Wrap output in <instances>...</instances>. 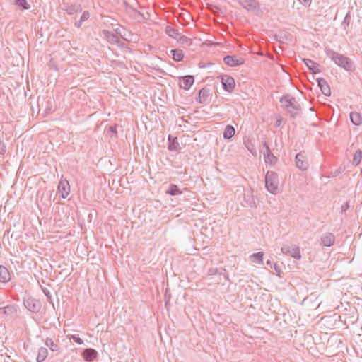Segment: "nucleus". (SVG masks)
Returning a JSON list of instances; mask_svg holds the SVG:
<instances>
[{
	"label": "nucleus",
	"instance_id": "nucleus-1",
	"mask_svg": "<svg viewBox=\"0 0 362 362\" xmlns=\"http://www.w3.org/2000/svg\"><path fill=\"white\" fill-rule=\"evenodd\" d=\"M265 186L272 194H276L279 192V178L275 173L267 172L265 177Z\"/></svg>",
	"mask_w": 362,
	"mask_h": 362
},
{
	"label": "nucleus",
	"instance_id": "nucleus-2",
	"mask_svg": "<svg viewBox=\"0 0 362 362\" xmlns=\"http://www.w3.org/2000/svg\"><path fill=\"white\" fill-rule=\"evenodd\" d=\"M220 79H221V83L223 86V88L226 91H228L229 93H231L233 91V90L235 89V82L233 77L228 76V75H224V76H220Z\"/></svg>",
	"mask_w": 362,
	"mask_h": 362
},
{
	"label": "nucleus",
	"instance_id": "nucleus-3",
	"mask_svg": "<svg viewBox=\"0 0 362 362\" xmlns=\"http://www.w3.org/2000/svg\"><path fill=\"white\" fill-rule=\"evenodd\" d=\"M281 251L285 253L290 255L296 259H300L301 255L298 247L295 245H285L282 247Z\"/></svg>",
	"mask_w": 362,
	"mask_h": 362
},
{
	"label": "nucleus",
	"instance_id": "nucleus-4",
	"mask_svg": "<svg viewBox=\"0 0 362 362\" xmlns=\"http://www.w3.org/2000/svg\"><path fill=\"white\" fill-rule=\"evenodd\" d=\"M194 83V78L192 76L188 75L179 78V86L185 90H189Z\"/></svg>",
	"mask_w": 362,
	"mask_h": 362
},
{
	"label": "nucleus",
	"instance_id": "nucleus-5",
	"mask_svg": "<svg viewBox=\"0 0 362 362\" xmlns=\"http://www.w3.org/2000/svg\"><path fill=\"white\" fill-rule=\"evenodd\" d=\"M59 192L61 197L64 199L66 198L71 192L70 185L67 180L60 181L58 186Z\"/></svg>",
	"mask_w": 362,
	"mask_h": 362
},
{
	"label": "nucleus",
	"instance_id": "nucleus-6",
	"mask_svg": "<svg viewBox=\"0 0 362 362\" xmlns=\"http://www.w3.org/2000/svg\"><path fill=\"white\" fill-rule=\"evenodd\" d=\"M224 62L230 66H235L244 64L245 60L241 57L227 56L224 58Z\"/></svg>",
	"mask_w": 362,
	"mask_h": 362
},
{
	"label": "nucleus",
	"instance_id": "nucleus-7",
	"mask_svg": "<svg viewBox=\"0 0 362 362\" xmlns=\"http://www.w3.org/2000/svg\"><path fill=\"white\" fill-rule=\"evenodd\" d=\"M86 361H91L97 357V351L93 349H86L82 354Z\"/></svg>",
	"mask_w": 362,
	"mask_h": 362
},
{
	"label": "nucleus",
	"instance_id": "nucleus-8",
	"mask_svg": "<svg viewBox=\"0 0 362 362\" xmlns=\"http://www.w3.org/2000/svg\"><path fill=\"white\" fill-rule=\"evenodd\" d=\"M305 64L308 66V68L312 71L313 73L317 74L320 71V68L319 64L313 62L310 59H303Z\"/></svg>",
	"mask_w": 362,
	"mask_h": 362
},
{
	"label": "nucleus",
	"instance_id": "nucleus-9",
	"mask_svg": "<svg viewBox=\"0 0 362 362\" xmlns=\"http://www.w3.org/2000/svg\"><path fill=\"white\" fill-rule=\"evenodd\" d=\"M296 165L301 170H305L308 167V163L305 160L304 156L301 153H298L296 156Z\"/></svg>",
	"mask_w": 362,
	"mask_h": 362
},
{
	"label": "nucleus",
	"instance_id": "nucleus-10",
	"mask_svg": "<svg viewBox=\"0 0 362 362\" xmlns=\"http://www.w3.org/2000/svg\"><path fill=\"white\" fill-rule=\"evenodd\" d=\"M318 85L320 87L321 90L325 95H327V96L330 95V94H331L330 88L325 80H323V79L318 80Z\"/></svg>",
	"mask_w": 362,
	"mask_h": 362
},
{
	"label": "nucleus",
	"instance_id": "nucleus-11",
	"mask_svg": "<svg viewBox=\"0 0 362 362\" xmlns=\"http://www.w3.org/2000/svg\"><path fill=\"white\" fill-rule=\"evenodd\" d=\"M235 128L231 125H227L223 131V137L226 139H229L235 135Z\"/></svg>",
	"mask_w": 362,
	"mask_h": 362
},
{
	"label": "nucleus",
	"instance_id": "nucleus-12",
	"mask_svg": "<svg viewBox=\"0 0 362 362\" xmlns=\"http://www.w3.org/2000/svg\"><path fill=\"white\" fill-rule=\"evenodd\" d=\"M334 238L332 234H327L323 236L322 238V243L324 246H331L334 244Z\"/></svg>",
	"mask_w": 362,
	"mask_h": 362
},
{
	"label": "nucleus",
	"instance_id": "nucleus-13",
	"mask_svg": "<svg viewBox=\"0 0 362 362\" xmlns=\"http://www.w3.org/2000/svg\"><path fill=\"white\" fill-rule=\"evenodd\" d=\"M350 118L351 122L355 125H360L362 123V117L358 112H354L350 114Z\"/></svg>",
	"mask_w": 362,
	"mask_h": 362
},
{
	"label": "nucleus",
	"instance_id": "nucleus-14",
	"mask_svg": "<svg viewBox=\"0 0 362 362\" xmlns=\"http://www.w3.org/2000/svg\"><path fill=\"white\" fill-rule=\"evenodd\" d=\"M48 351L46 348H40L38 351V354L37 356V361L38 362H42L45 360L47 357Z\"/></svg>",
	"mask_w": 362,
	"mask_h": 362
},
{
	"label": "nucleus",
	"instance_id": "nucleus-15",
	"mask_svg": "<svg viewBox=\"0 0 362 362\" xmlns=\"http://www.w3.org/2000/svg\"><path fill=\"white\" fill-rule=\"evenodd\" d=\"M10 279L9 273L6 268L0 267V280L1 281H8Z\"/></svg>",
	"mask_w": 362,
	"mask_h": 362
},
{
	"label": "nucleus",
	"instance_id": "nucleus-16",
	"mask_svg": "<svg viewBox=\"0 0 362 362\" xmlns=\"http://www.w3.org/2000/svg\"><path fill=\"white\" fill-rule=\"evenodd\" d=\"M337 59H339V64L344 66L346 69H351V62L348 60V59L346 57H337Z\"/></svg>",
	"mask_w": 362,
	"mask_h": 362
},
{
	"label": "nucleus",
	"instance_id": "nucleus-17",
	"mask_svg": "<svg viewBox=\"0 0 362 362\" xmlns=\"http://www.w3.org/2000/svg\"><path fill=\"white\" fill-rule=\"evenodd\" d=\"M171 53L173 54V58L177 62L181 61L183 58V52L182 50H171Z\"/></svg>",
	"mask_w": 362,
	"mask_h": 362
},
{
	"label": "nucleus",
	"instance_id": "nucleus-18",
	"mask_svg": "<svg viewBox=\"0 0 362 362\" xmlns=\"http://www.w3.org/2000/svg\"><path fill=\"white\" fill-rule=\"evenodd\" d=\"M264 254L262 252H257L250 256L251 260L254 263H261L262 262Z\"/></svg>",
	"mask_w": 362,
	"mask_h": 362
},
{
	"label": "nucleus",
	"instance_id": "nucleus-19",
	"mask_svg": "<svg viewBox=\"0 0 362 362\" xmlns=\"http://www.w3.org/2000/svg\"><path fill=\"white\" fill-rule=\"evenodd\" d=\"M168 193H169L171 195H176L181 193L180 190L176 185H171L170 186L169 189L167 191Z\"/></svg>",
	"mask_w": 362,
	"mask_h": 362
},
{
	"label": "nucleus",
	"instance_id": "nucleus-20",
	"mask_svg": "<svg viewBox=\"0 0 362 362\" xmlns=\"http://www.w3.org/2000/svg\"><path fill=\"white\" fill-rule=\"evenodd\" d=\"M46 344L53 351H57L59 350V346L51 339L47 340Z\"/></svg>",
	"mask_w": 362,
	"mask_h": 362
},
{
	"label": "nucleus",
	"instance_id": "nucleus-21",
	"mask_svg": "<svg viewBox=\"0 0 362 362\" xmlns=\"http://www.w3.org/2000/svg\"><path fill=\"white\" fill-rule=\"evenodd\" d=\"M206 98V91L204 89H202L199 90L198 93V98L197 100L199 103H202L204 101H205Z\"/></svg>",
	"mask_w": 362,
	"mask_h": 362
},
{
	"label": "nucleus",
	"instance_id": "nucleus-22",
	"mask_svg": "<svg viewBox=\"0 0 362 362\" xmlns=\"http://www.w3.org/2000/svg\"><path fill=\"white\" fill-rule=\"evenodd\" d=\"M16 4L21 6L23 9H28L29 6L26 0H15Z\"/></svg>",
	"mask_w": 362,
	"mask_h": 362
},
{
	"label": "nucleus",
	"instance_id": "nucleus-23",
	"mask_svg": "<svg viewBox=\"0 0 362 362\" xmlns=\"http://www.w3.org/2000/svg\"><path fill=\"white\" fill-rule=\"evenodd\" d=\"M167 34L172 37H177V33L173 28L168 27L166 29Z\"/></svg>",
	"mask_w": 362,
	"mask_h": 362
},
{
	"label": "nucleus",
	"instance_id": "nucleus-24",
	"mask_svg": "<svg viewBox=\"0 0 362 362\" xmlns=\"http://www.w3.org/2000/svg\"><path fill=\"white\" fill-rule=\"evenodd\" d=\"M281 103H289L291 105L294 106V107L296 109H297V107L295 105V101H294V100L293 98L289 100H287L286 98L282 99L281 100ZM285 105L286 107H288V104H285Z\"/></svg>",
	"mask_w": 362,
	"mask_h": 362
},
{
	"label": "nucleus",
	"instance_id": "nucleus-25",
	"mask_svg": "<svg viewBox=\"0 0 362 362\" xmlns=\"http://www.w3.org/2000/svg\"><path fill=\"white\" fill-rule=\"evenodd\" d=\"M71 338L77 344H81L83 343L82 339L76 336H72Z\"/></svg>",
	"mask_w": 362,
	"mask_h": 362
},
{
	"label": "nucleus",
	"instance_id": "nucleus-26",
	"mask_svg": "<svg viewBox=\"0 0 362 362\" xmlns=\"http://www.w3.org/2000/svg\"><path fill=\"white\" fill-rule=\"evenodd\" d=\"M5 151V146L4 145V144H2L1 141H0V153H2Z\"/></svg>",
	"mask_w": 362,
	"mask_h": 362
},
{
	"label": "nucleus",
	"instance_id": "nucleus-27",
	"mask_svg": "<svg viewBox=\"0 0 362 362\" xmlns=\"http://www.w3.org/2000/svg\"><path fill=\"white\" fill-rule=\"evenodd\" d=\"M87 17H88V14L86 15V14L84 13L83 16V18H86Z\"/></svg>",
	"mask_w": 362,
	"mask_h": 362
}]
</instances>
